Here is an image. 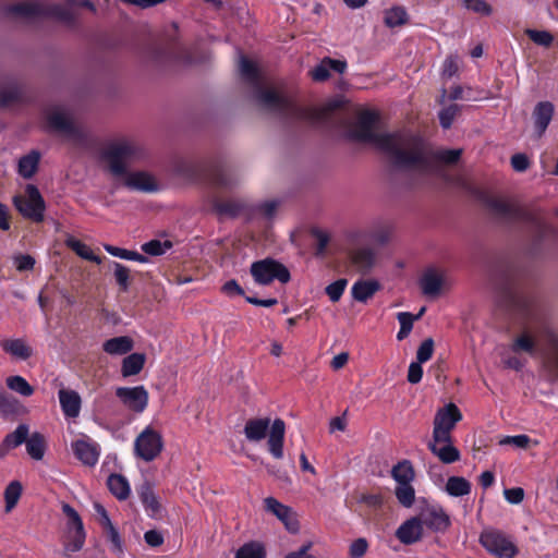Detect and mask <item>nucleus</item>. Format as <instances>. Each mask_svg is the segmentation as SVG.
I'll use <instances>...</instances> for the list:
<instances>
[{
  "label": "nucleus",
  "instance_id": "f257e3e1",
  "mask_svg": "<svg viewBox=\"0 0 558 558\" xmlns=\"http://www.w3.org/2000/svg\"><path fill=\"white\" fill-rule=\"evenodd\" d=\"M376 121V113L362 112L349 131V137L376 145L396 170L413 167L428 169L430 167V156L425 150L424 140L420 135L405 131L376 133L374 131Z\"/></svg>",
  "mask_w": 558,
  "mask_h": 558
},
{
  "label": "nucleus",
  "instance_id": "f03ea898",
  "mask_svg": "<svg viewBox=\"0 0 558 558\" xmlns=\"http://www.w3.org/2000/svg\"><path fill=\"white\" fill-rule=\"evenodd\" d=\"M241 75L251 84L256 85V100L264 109L293 121H310L318 117L317 112L300 107L293 94L286 90L262 88L258 86V71L254 62L245 57L240 60Z\"/></svg>",
  "mask_w": 558,
  "mask_h": 558
},
{
  "label": "nucleus",
  "instance_id": "7ed1b4c3",
  "mask_svg": "<svg viewBox=\"0 0 558 558\" xmlns=\"http://www.w3.org/2000/svg\"><path fill=\"white\" fill-rule=\"evenodd\" d=\"M268 430V451L275 459H281L286 434L283 420L276 418L270 426L269 417L250 418L246 421L243 432L248 441L258 442L267 436Z\"/></svg>",
  "mask_w": 558,
  "mask_h": 558
},
{
  "label": "nucleus",
  "instance_id": "20e7f679",
  "mask_svg": "<svg viewBox=\"0 0 558 558\" xmlns=\"http://www.w3.org/2000/svg\"><path fill=\"white\" fill-rule=\"evenodd\" d=\"M144 148L132 141H119L109 144L101 151V159L107 161L113 175L121 177L126 173V167L145 157Z\"/></svg>",
  "mask_w": 558,
  "mask_h": 558
},
{
  "label": "nucleus",
  "instance_id": "39448f33",
  "mask_svg": "<svg viewBox=\"0 0 558 558\" xmlns=\"http://www.w3.org/2000/svg\"><path fill=\"white\" fill-rule=\"evenodd\" d=\"M485 204L489 213L500 222H529L537 225V218L532 213L521 207L518 203L501 197H488Z\"/></svg>",
  "mask_w": 558,
  "mask_h": 558
},
{
  "label": "nucleus",
  "instance_id": "423d86ee",
  "mask_svg": "<svg viewBox=\"0 0 558 558\" xmlns=\"http://www.w3.org/2000/svg\"><path fill=\"white\" fill-rule=\"evenodd\" d=\"M13 205L24 218L37 223L44 221L46 203L36 185L27 184L25 195H15Z\"/></svg>",
  "mask_w": 558,
  "mask_h": 558
},
{
  "label": "nucleus",
  "instance_id": "0eeeda50",
  "mask_svg": "<svg viewBox=\"0 0 558 558\" xmlns=\"http://www.w3.org/2000/svg\"><path fill=\"white\" fill-rule=\"evenodd\" d=\"M250 272L257 284L268 286L274 280L288 283L291 279L289 269L280 262L267 257L252 263Z\"/></svg>",
  "mask_w": 558,
  "mask_h": 558
},
{
  "label": "nucleus",
  "instance_id": "6e6552de",
  "mask_svg": "<svg viewBox=\"0 0 558 558\" xmlns=\"http://www.w3.org/2000/svg\"><path fill=\"white\" fill-rule=\"evenodd\" d=\"M461 420L462 413L454 403H448L438 409L433 422L432 438H434L435 441L448 442L450 437H452L451 432Z\"/></svg>",
  "mask_w": 558,
  "mask_h": 558
},
{
  "label": "nucleus",
  "instance_id": "1a4fd4ad",
  "mask_svg": "<svg viewBox=\"0 0 558 558\" xmlns=\"http://www.w3.org/2000/svg\"><path fill=\"white\" fill-rule=\"evenodd\" d=\"M163 450L162 435L147 426L138 434L134 441V453L145 462L154 461Z\"/></svg>",
  "mask_w": 558,
  "mask_h": 558
},
{
  "label": "nucleus",
  "instance_id": "9d476101",
  "mask_svg": "<svg viewBox=\"0 0 558 558\" xmlns=\"http://www.w3.org/2000/svg\"><path fill=\"white\" fill-rule=\"evenodd\" d=\"M480 542L486 550L499 558H513L518 554L517 546L500 531H484Z\"/></svg>",
  "mask_w": 558,
  "mask_h": 558
},
{
  "label": "nucleus",
  "instance_id": "9b49d317",
  "mask_svg": "<svg viewBox=\"0 0 558 558\" xmlns=\"http://www.w3.org/2000/svg\"><path fill=\"white\" fill-rule=\"evenodd\" d=\"M62 511L68 517V533L70 541L65 545L68 551H78L82 549L86 533L84 530L83 521L78 512L69 504H62Z\"/></svg>",
  "mask_w": 558,
  "mask_h": 558
},
{
  "label": "nucleus",
  "instance_id": "f8f14e48",
  "mask_svg": "<svg viewBox=\"0 0 558 558\" xmlns=\"http://www.w3.org/2000/svg\"><path fill=\"white\" fill-rule=\"evenodd\" d=\"M116 396L121 403L134 413H142L148 405L149 395L144 386L119 387Z\"/></svg>",
  "mask_w": 558,
  "mask_h": 558
},
{
  "label": "nucleus",
  "instance_id": "ddd939ff",
  "mask_svg": "<svg viewBox=\"0 0 558 558\" xmlns=\"http://www.w3.org/2000/svg\"><path fill=\"white\" fill-rule=\"evenodd\" d=\"M74 7L75 3H70L68 0L58 3L43 1V17H52L65 25L74 26L77 21Z\"/></svg>",
  "mask_w": 558,
  "mask_h": 558
},
{
  "label": "nucleus",
  "instance_id": "4468645a",
  "mask_svg": "<svg viewBox=\"0 0 558 558\" xmlns=\"http://www.w3.org/2000/svg\"><path fill=\"white\" fill-rule=\"evenodd\" d=\"M266 511L276 515L291 533H296L300 530V524L296 519L295 512L291 507L281 504L274 497H267L264 499Z\"/></svg>",
  "mask_w": 558,
  "mask_h": 558
},
{
  "label": "nucleus",
  "instance_id": "2eb2a0df",
  "mask_svg": "<svg viewBox=\"0 0 558 558\" xmlns=\"http://www.w3.org/2000/svg\"><path fill=\"white\" fill-rule=\"evenodd\" d=\"M499 302L509 310L525 311L529 300L510 281L506 280L498 287Z\"/></svg>",
  "mask_w": 558,
  "mask_h": 558
},
{
  "label": "nucleus",
  "instance_id": "dca6fc26",
  "mask_svg": "<svg viewBox=\"0 0 558 558\" xmlns=\"http://www.w3.org/2000/svg\"><path fill=\"white\" fill-rule=\"evenodd\" d=\"M424 148L427 151V154L430 156V167L428 169H422L418 167H413L409 169H399L400 171H417L422 174L432 173L436 170V161H442L448 165H453L458 162V160L461 157L462 150L461 149H446V150H439L437 153H432L426 144L424 143Z\"/></svg>",
  "mask_w": 558,
  "mask_h": 558
},
{
  "label": "nucleus",
  "instance_id": "f3484780",
  "mask_svg": "<svg viewBox=\"0 0 558 558\" xmlns=\"http://www.w3.org/2000/svg\"><path fill=\"white\" fill-rule=\"evenodd\" d=\"M423 525L418 517H412L404 521L396 531V537L404 545H412L421 541Z\"/></svg>",
  "mask_w": 558,
  "mask_h": 558
},
{
  "label": "nucleus",
  "instance_id": "a211bd4d",
  "mask_svg": "<svg viewBox=\"0 0 558 558\" xmlns=\"http://www.w3.org/2000/svg\"><path fill=\"white\" fill-rule=\"evenodd\" d=\"M430 452L445 464H451L457 462L461 458V453L457 447L452 444V437L448 442L435 441L434 438L427 445Z\"/></svg>",
  "mask_w": 558,
  "mask_h": 558
},
{
  "label": "nucleus",
  "instance_id": "6ab92c4d",
  "mask_svg": "<svg viewBox=\"0 0 558 558\" xmlns=\"http://www.w3.org/2000/svg\"><path fill=\"white\" fill-rule=\"evenodd\" d=\"M49 126L58 132H62L73 138L81 140L83 132L62 112L53 111L47 117Z\"/></svg>",
  "mask_w": 558,
  "mask_h": 558
},
{
  "label": "nucleus",
  "instance_id": "aec40b11",
  "mask_svg": "<svg viewBox=\"0 0 558 558\" xmlns=\"http://www.w3.org/2000/svg\"><path fill=\"white\" fill-rule=\"evenodd\" d=\"M422 525L435 532H444L450 525V519L442 509L430 508L423 511L420 517Z\"/></svg>",
  "mask_w": 558,
  "mask_h": 558
},
{
  "label": "nucleus",
  "instance_id": "412c9836",
  "mask_svg": "<svg viewBox=\"0 0 558 558\" xmlns=\"http://www.w3.org/2000/svg\"><path fill=\"white\" fill-rule=\"evenodd\" d=\"M59 401L63 414L66 417L75 418L80 415L82 399L75 390L62 388L59 390Z\"/></svg>",
  "mask_w": 558,
  "mask_h": 558
},
{
  "label": "nucleus",
  "instance_id": "4be33fe9",
  "mask_svg": "<svg viewBox=\"0 0 558 558\" xmlns=\"http://www.w3.org/2000/svg\"><path fill=\"white\" fill-rule=\"evenodd\" d=\"M75 457L85 465L94 466L99 458L98 446L94 442L78 439L72 444Z\"/></svg>",
  "mask_w": 558,
  "mask_h": 558
},
{
  "label": "nucleus",
  "instance_id": "5701e85b",
  "mask_svg": "<svg viewBox=\"0 0 558 558\" xmlns=\"http://www.w3.org/2000/svg\"><path fill=\"white\" fill-rule=\"evenodd\" d=\"M381 289V284L375 279H360L352 286V298L361 303H366L376 292Z\"/></svg>",
  "mask_w": 558,
  "mask_h": 558
},
{
  "label": "nucleus",
  "instance_id": "b1692460",
  "mask_svg": "<svg viewBox=\"0 0 558 558\" xmlns=\"http://www.w3.org/2000/svg\"><path fill=\"white\" fill-rule=\"evenodd\" d=\"M554 105L550 101H541L535 106L533 118L538 137L545 133L549 125L554 116Z\"/></svg>",
  "mask_w": 558,
  "mask_h": 558
},
{
  "label": "nucleus",
  "instance_id": "393cba45",
  "mask_svg": "<svg viewBox=\"0 0 558 558\" xmlns=\"http://www.w3.org/2000/svg\"><path fill=\"white\" fill-rule=\"evenodd\" d=\"M349 258L357 271L365 275L369 272L375 262L374 251L369 247H360L349 253Z\"/></svg>",
  "mask_w": 558,
  "mask_h": 558
},
{
  "label": "nucleus",
  "instance_id": "a878e982",
  "mask_svg": "<svg viewBox=\"0 0 558 558\" xmlns=\"http://www.w3.org/2000/svg\"><path fill=\"white\" fill-rule=\"evenodd\" d=\"M140 499L151 518H156L161 511V504L155 494L150 483L145 482L138 490Z\"/></svg>",
  "mask_w": 558,
  "mask_h": 558
},
{
  "label": "nucleus",
  "instance_id": "bb28decb",
  "mask_svg": "<svg viewBox=\"0 0 558 558\" xmlns=\"http://www.w3.org/2000/svg\"><path fill=\"white\" fill-rule=\"evenodd\" d=\"M8 14L23 17L43 16V1H22L5 8Z\"/></svg>",
  "mask_w": 558,
  "mask_h": 558
},
{
  "label": "nucleus",
  "instance_id": "cd10ccee",
  "mask_svg": "<svg viewBox=\"0 0 558 558\" xmlns=\"http://www.w3.org/2000/svg\"><path fill=\"white\" fill-rule=\"evenodd\" d=\"M124 184L129 189L142 192H155L158 189L154 178L147 172L143 171L129 174Z\"/></svg>",
  "mask_w": 558,
  "mask_h": 558
},
{
  "label": "nucleus",
  "instance_id": "c85d7f7f",
  "mask_svg": "<svg viewBox=\"0 0 558 558\" xmlns=\"http://www.w3.org/2000/svg\"><path fill=\"white\" fill-rule=\"evenodd\" d=\"M244 208L245 204L238 199H215L213 202L214 211L221 218H236Z\"/></svg>",
  "mask_w": 558,
  "mask_h": 558
},
{
  "label": "nucleus",
  "instance_id": "c756f323",
  "mask_svg": "<svg viewBox=\"0 0 558 558\" xmlns=\"http://www.w3.org/2000/svg\"><path fill=\"white\" fill-rule=\"evenodd\" d=\"M134 348V341L129 336H120L108 339L102 344V350L111 355H123L131 352Z\"/></svg>",
  "mask_w": 558,
  "mask_h": 558
},
{
  "label": "nucleus",
  "instance_id": "7c9ffc66",
  "mask_svg": "<svg viewBox=\"0 0 558 558\" xmlns=\"http://www.w3.org/2000/svg\"><path fill=\"white\" fill-rule=\"evenodd\" d=\"M0 345L5 353L20 360H27L33 354L31 347L22 339H5Z\"/></svg>",
  "mask_w": 558,
  "mask_h": 558
},
{
  "label": "nucleus",
  "instance_id": "2f4dec72",
  "mask_svg": "<svg viewBox=\"0 0 558 558\" xmlns=\"http://www.w3.org/2000/svg\"><path fill=\"white\" fill-rule=\"evenodd\" d=\"M146 362L144 353H131L125 356L121 365V374L123 377L135 376L141 373Z\"/></svg>",
  "mask_w": 558,
  "mask_h": 558
},
{
  "label": "nucleus",
  "instance_id": "473e14b6",
  "mask_svg": "<svg viewBox=\"0 0 558 558\" xmlns=\"http://www.w3.org/2000/svg\"><path fill=\"white\" fill-rule=\"evenodd\" d=\"M110 493L119 500L129 498L131 489L128 480L121 474H111L107 480Z\"/></svg>",
  "mask_w": 558,
  "mask_h": 558
},
{
  "label": "nucleus",
  "instance_id": "72a5a7b5",
  "mask_svg": "<svg viewBox=\"0 0 558 558\" xmlns=\"http://www.w3.org/2000/svg\"><path fill=\"white\" fill-rule=\"evenodd\" d=\"M423 294L427 296H436L439 294L442 279L434 270H427L420 280Z\"/></svg>",
  "mask_w": 558,
  "mask_h": 558
},
{
  "label": "nucleus",
  "instance_id": "f704fd0d",
  "mask_svg": "<svg viewBox=\"0 0 558 558\" xmlns=\"http://www.w3.org/2000/svg\"><path fill=\"white\" fill-rule=\"evenodd\" d=\"M25 444L27 453L34 460H41L44 458L46 441L45 437L40 433H33L29 437L26 438Z\"/></svg>",
  "mask_w": 558,
  "mask_h": 558
},
{
  "label": "nucleus",
  "instance_id": "c9c22d12",
  "mask_svg": "<svg viewBox=\"0 0 558 558\" xmlns=\"http://www.w3.org/2000/svg\"><path fill=\"white\" fill-rule=\"evenodd\" d=\"M40 155L37 151H32L23 156L19 161V173L24 179H31L37 171Z\"/></svg>",
  "mask_w": 558,
  "mask_h": 558
},
{
  "label": "nucleus",
  "instance_id": "e433bc0d",
  "mask_svg": "<svg viewBox=\"0 0 558 558\" xmlns=\"http://www.w3.org/2000/svg\"><path fill=\"white\" fill-rule=\"evenodd\" d=\"M446 492L452 497H461L471 493V483L462 476H450L446 484Z\"/></svg>",
  "mask_w": 558,
  "mask_h": 558
},
{
  "label": "nucleus",
  "instance_id": "4c0bfd02",
  "mask_svg": "<svg viewBox=\"0 0 558 558\" xmlns=\"http://www.w3.org/2000/svg\"><path fill=\"white\" fill-rule=\"evenodd\" d=\"M408 13L403 7H392L385 11L384 23L389 28L402 26L408 23Z\"/></svg>",
  "mask_w": 558,
  "mask_h": 558
},
{
  "label": "nucleus",
  "instance_id": "58836bf2",
  "mask_svg": "<svg viewBox=\"0 0 558 558\" xmlns=\"http://www.w3.org/2000/svg\"><path fill=\"white\" fill-rule=\"evenodd\" d=\"M29 428L26 424H20L14 432L8 434L2 440V445L10 451L25 442L28 437Z\"/></svg>",
  "mask_w": 558,
  "mask_h": 558
},
{
  "label": "nucleus",
  "instance_id": "ea45409f",
  "mask_svg": "<svg viewBox=\"0 0 558 558\" xmlns=\"http://www.w3.org/2000/svg\"><path fill=\"white\" fill-rule=\"evenodd\" d=\"M234 558H266V549L262 543L251 541L236 550Z\"/></svg>",
  "mask_w": 558,
  "mask_h": 558
},
{
  "label": "nucleus",
  "instance_id": "a19ab883",
  "mask_svg": "<svg viewBox=\"0 0 558 558\" xmlns=\"http://www.w3.org/2000/svg\"><path fill=\"white\" fill-rule=\"evenodd\" d=\"M391 475L398 485L411 483L414 478V470L411 462L404 460L397 463L391 470Z\"/></svg>",
  "mask_w": 558,
  "mask_h": 558
},
{
  "label": "nucleus",
  "instance_id": "79ce46f5",
  "mask_svg": "<svg viewBox=\"0 0 558 558\" xmlns=\"http://www.w3.org/2000/svg\"><path fill=\"white\" fill-rule=\"evenodd\" d=\"M208 180L216 186L230 187L236 183V180L223 168L215 167L207 173Z\"/></svg>",
  "mask_w": 558,
  "mask_h": 558
},
{
  "label": "nucleus",
  "instance_id": "37998d69",
  "mask_svg": "<svg viewBox=\"0 0 558 558\" xmlns=\"http://www.w3.org/2000/svg\"><path fill=\"white\" fill-rule=\"evenodd\" d=\"M104 248L110 255L122 258V259L135 260L138 263H147L148 262V258L145 255L140 254L136 251L121 248V247H118V246H114L111 244H105Z\"/></svg>",
  "mask_w": 558,
  "mask_h": 558
},
{
  "label": "nucleus",
  "instance_id": "c03bdc74",
  "mask_svg": "<svg viewBox=\"0 0 558 558\" xmlns=\"http://www.w3.org/2000/svg\"><path fill=\"white\" fill-rule=\"evenodd\" d=\"M5 383L9 389L20 393L23 397H29L34 393V387L20 375L9 376Z\"/></svg>",
  "mask_w": 558,
  "mask_h": 558
},
{
  "label": "nucleus",
  "instance_id": "a18cd8bd",
  "mask_svg": "<svg viewBox=\"0 0 558 558\" xmlns=\"http://www.w3.org/2000/svg\"><path fill=\"white\" fill-rule=\"evenodd\" d=\"M66 244L72 251H74L83 259H86V260H89V262H93L96 264L101 263V258L99 256H97L96 254H94V252L90 250V247L88 245H86L85 243H83L78 240L71 239V240L66 241Z\"/></svg>",
  "mask_w": 558,
  "mask_h": 558
},
{
  "label": "nucleus",
  "instance_id": "49530a36",
  "mask_svg": "<svg viewBox=\"0 0 558 558\" xmlns=\"http://www.w3.org/2000/svg\"><path fill=\"white\" fill-rule=\"evenodd\" d=\"M21 96L22 89L16 82L0 87V105L3 107L17 101Z\"/></svg>",
  "mask_w": 558,
  "mask_h": 558
},
{
  "label": "nucleus",
  "instance_id": "de8ad7c7",
  "mask_svg": "<svg viewBox=\"0 0 558 558\" xmlns=\"http://www.w3.org/2000/svg\"><path fill=\"white\" fill-rule=\"evenodd\" d=\"M22 484L19 481H12L4 490L5 510L11 511L17 504L22 494Z\"/></svg>",
  "mask_w": 558,
  "mask_h": 558
},
{
  "label": "nucleus",
  "instance_id": "09e8293b",
  "mask_svg": "<svg viewBox=\"0 0 558 558\" xmlns=\"http://www.w3.org/2000/svg\"><path fill=\"white\" fill-rule=\"evenodd\" d=\"M395 495L398 501L405 508H410L415 500V490L411 483L396 486Z\"/></svg>",
  "mask_w": 558,
  "mask_h": 558
},
{
  "label": "nucleus",
  "instance_id": "8fccbe9b",
  "mask_svg": "<svg viewBox=\"0 0 558 558\" xmlns=\"http://www.w3.org/2000/svg\"><path fill=\"white\" fill-rule=\"evenodd\" d=\"M172 247V242L169 240H166L161 242L160 240H150L149 242H146L142 245V251L145 254L151 255V256H159L165 254L168 250Z\"/></svg>",
  "mask_w": 558,
  "mask_h": 558
},
{
  "label": "nucleus",
  "instance_id": "3c124183",
  "mask_svg": "<svg viewBox=\"0 0 558 558\" xmlns=\"http://www.w3.org/2000/svg\"><path fill=\"white\" fill-rule=\"evenodd\" d=\"M167 58L183 63H191L192 57L189 50L179 43H173L167 48Z\"/></svg>",
  "mask_w": 558,
  "mask_h": 558
},
{
  "label": "nucleus",
  "instance_id": "603ef678",
  "mask_svg": "<svg viewBox=\"0 0 558 558\" xmlns=\"http://www.w3.org/2000/svg\"><path fill=\"white\" fill-rule=\"evenodd\" d=\"M20 402L12 396H10L1 386H0V411L2 414H14L19 411Z\"/></svg>",
  "mask_w": 558,
  "mask_h": 558
},
{
  "label": "nucleus",
  "instance_id": "864d4df0",
  "mask_svg": "<svg viewBox=\"0 0 558 558\" xmlns=\"http://www.w3.org/2000/svg\"><path fill=\"white\" fill-rule=\"evenodd\" d=\"M113 268L117 284L122 292H126L130 288V269L117 262L113 263Z\"/></svg>",
  "mask_w": 558,
  "mask_h": 558
},
{
  "label": "nucleus",
  "instance_id": "5fc2aeb1",
  "mask_svg": "<svg viewBox=\"0 0 558 558\" xmlns=\"http://www.w3.org/2000/svg\"><path fill=\"white\" fill-rule=\"evenodd\" d=\"M459 111L460 106L457 104L449 105L448 107L441 109L438 114L441 128L445 130L450 129Z\"/></svg>",
  "mask_w": 558,
  "mask_h": 558
},
{
  "label": "nucleus",
  "instance_id": "6e6d98bb",
  "mask_svg": "<svg viewBox=\"0 0 558 558\" xmlns=\"http://www.w3.org/2000/svg\"><path fill=\"white\" fill-rule=\"evenodd\" d=\"M347 284L348 280L345 278H341L326 287L325 292L331 302L336 303L341 299Z\"/></svg>",
  "mask_w": 558,
  "mask_h": 558
},
{
  "label": "nucleus",
  "instance_id": "4d7b16f0",
  "mask_svg": "<svg viewBox=\"0 0 558 558\" xmlns=\"http://www.w3.org/2000/svg\"><path fill=\"white\" fill-rule=\"evenodd\" d=\"M527 37L536 45L549 47L554 41V36L547 31L527 29Z\"/></svg>",
  "mask_w": 558,
  "mask_h": 558
},
{
  "label": "nucleus",
  "instance_id": "13d9d810",
  "mask_svg": "<svg viewBox=\"0 0 558 558\" xmlns=\"http://www.w3.org/2000/svg\"><path fill=\"white\" fill-rule=\"evenodd\" d=\"M434 353V340L432 338L425 339L416 351V362L423 364L430 360Z\"/></svg>",
  "mask_w": 558,
  "mask_h": 558
},
{
  "label": "nucleus",
  "instance_id": "bf43d9fd",
  "mask_svg": "<svg viewBox=\"0 0 558 558\" xmlns=\"http://www.w3.org/2000/svg\"><path fill=\"white\" fill-rule=\"evenodd\" d=\"M177 172L189 179L197 178L202 170L197 165L187 161H181L175 167Z\"/></svg>",
  "mask_w": 558,
  "mask_h": 558
},
{
  "label": "nucleus",
  "instance_id": "052dcab7",
  "mask_svg": "<svg viewBox=\"0 0 558 558\" xmlns=\"http://www.w3.org/2000/svg\"><path fill=\"white\" fill-rule=\"evenodd\" d=\"M311 233L317 241L315 255L324 256L326 247L330 240L329 234L320 229H317V228L313 229L311 231Z\"/></svg>",
  "mask_w": 558,
  "mask_h": 558
},
{
  "label": "nucleus",
  "instance_id": "680f3d73",
  "mask_svg": "<svg viewBox=\"0 0 558 558\" xmlns=\"http://www.w3.org/2000/svg\"><path fill=\"white\" fill-rule=\"evenodd\" d=\"M464 2L465 7L475 13L488 16L493 12L492 5L485 0H464Z\"/></svg>",
  "mask_w": 558,
  "mask_h": 558
},
{
  "label": "nucleus",
  "instance_id": "e2e57ef3",
  "mask_svg": "<svg viewBox=\"0 0 558 558\" xmlns=\"http://www.w3.org/2000/svg\"><path fill=\"white\" fill-rule=\"evenodd\" d=\"M13 263L19 271L33 270L35 266V258L28 254H19L13 257Z\"/></svg>",
  "mask_w": 558,
  "mask_h": 558
},
{
  "label": "nucleus",
  "instance_id": "0e129e2a",
  "mask_svg": "<svg viewBox=\"0 0 558 558\" xmlns=\"http://www.w3.org/2000/svg\"><path fill=\"white\" fill-rule=\"evenodd\" d=\"M531 439L527 435H515V436H506L499 440L500 446L505 445H513L520 449H526L529 447Z\"/></svg>",
  "mask_w": 558,
  "mask_h": 558
},
{
  "label": "nucleus",
  "instance_id": "69168bd1",
  "mask_svg": "<svg viewBox=\"0 0 558 558\" xmlns=\"http://www.w3.org/2000/svg\"><path fill=\"white\" fill-rule=\"evenodd\" d=\"M330 69L328 66V63L326 61V58H324L320 63L318 65H316L312 71H311V76L314 81L316 82H324L326 80H328V77L330 76Z\"/></svg>",
  "mask_w": 558,
  "mask_h": 558
},
{
  "label": "nucleus",
  "instance_id": "338daca9",
  "mask_svg": "<svg viewBox=\"0 0 558 558\" xmlns=\"http://www.w3.org/2000/svg\"><path fill=\"white\" fill-rule=\"evenodd\" d=\"M512 350L514 352L524 351L527 353H533L534 341L527 335H522L514 340L512 344Z\"/></svg>",
  "mask_w": 558,
  "mask_h": 558
},
{
  "label": "nucleus",
  "instance_id": "774afa93",
  "mask_svg": "<svg viewBox=\"0 0 558 558\" xmlns=\"http://www.w3.org/2000/svg\"><path fill=\"white\" fill-rule=\"evenodd\" d=\"M368 548V543L365 538H357L350 545V558H362Z\"/></svg>",
  "mask_w": 558,
  "mask_h": 558
}]
</instances>
